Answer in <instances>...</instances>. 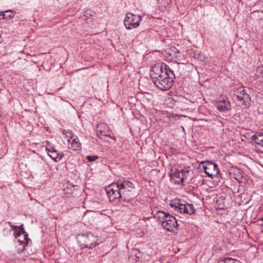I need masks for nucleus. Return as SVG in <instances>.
I'll use <instances>...</instances> for the list:
<instances>
[{
	"label": "nucleus",
	"instance_id": "f257e3e1",
	"mask_svg": "<svg viewBox=\"0 0 263 263\" xmlns=\"http://www.w3.org/2000/svg\"><path fill=\"white\" fill-rule=\"evenodd\" d=\"M173 72L167 68V65L162 63L154 65L150 71V76L155 85L162 90H167L173 86L172 76Z\"/></svg>",
	"mask_w": 263,
	"mask_h": 263
},
{
	"label": "nucleus",
	"instance_id": "f03ea898",
	"mask_svg": "<svg viewBox=\"0 0 263 263\" xmlns=\"http://www.w3.org/2000/svg\"><path fill=\"white\" fill-rule=\"evenodd\" d=\"M154 216L167 231H174L179 226L176 218L168 213L159 211Z\"/></svg>",
	"mask_w": 263,
	"mask_h": 263
},
{
	"label": "nucleus",
	"instance_id": "9b49d317",
	"mask_svg": "<svg viewBox=\"0 0 263 263\" xmlns=\"http://www.w3.org/2000/svg\"><path fill=\"white\" fill-rule=\"evenodd\" d=\"M216 107L220 111H226L231 109L230 103L227 99L223 98L218 102L216 104Z\"/></svg>",
	"mask_w": 263,
	"mask_h": 263
},
{
	"label": "nucleus",
	"instance_id": "2eb2a0df",
	"mask_svg": "<svg viewBox=\"0 0 263 263\" xmlns=\"http://www.w3.org/2000/svg\"><path fill=\"white\" fill-rule=\"evenodd\" d=\"M193 177V173L191 170L186 169V170H182V183L184 181L188 179H191Z\"/></svg>",
	"mask_w": 263,
	"mask_h": 263
},
{
	"label": "nucleus",
	"instance_id": "6ab92c4d",
	"mask_svg": "<svg viewBox=\"0 0 263 263\" xmlns=\"http://www.w3.org/2000/svg\"><path fill=\"white\" fill-rule=\"evenodd\" d=\"M170 205L175 210H181V202L179 199H175L171 201Z\"/></svg>",
	"mask_w": 263,
	"mask_h": 263
},
{
	"label": "nucleus",
	"instance_id": "423d86ee",
	"mask_svg": "<svg viewBox=\"0 0 263 263\" xmlns=\"http://www.w3.org/2000/svg\"><path fill=\"white\" fill-rule=\"evenodd\" d=\"M112 186H116L117 187H118L120 189H121L124 191H126V192H127V194L124 195L125 198L129 197V193L134 188V184L132 182L127 180H124L123 181L121 180L118 181L116 183L113 184Z\"/></svg>",
	"mask_w": 263,
	"mask_h": 263
},
{
	"label": "nucleus",
	"instance_id": "9d476101",
	"mask_svg": "<svg viewBox=\"0 0 263 263\" xmlns=\"http://www.w3.org/2000/svg\"><path fill=\"white\" fill-rule=\"evenodd\" d=\"M167 53L171 57V60L179 63L180 54L178 49H177L176 47L172 46L168 49Z\"/></svg>",
	"mask_w": 263,
	"mask_h": 263
},
{
	"label": "nucleus",
	"instance_id": "f3484780",
	"mask_svg": "<svg viewBox=\"0 0 263 263\" xmlns=\"http://www.w3.org/2000/svg\"><path fill=\"white\" fill-rule=\"evenodd\" d=\"M253 140L258 145L263 146V134L256 133L252 137Z\"/></svg>",
	"mask_w": 263,
	"mask_h": 263
},
{
	"label": "nucleus",
	"instance_id": "4be33fe9",
	"mask_svg": "<svg viewBox=\"0 0 263 263\" xmlns=\"http://www.w3.org/2000/svg\"><path fill=\"white\" fill-rule=\"evenodd\" d=\"M218 263H241L239 260L230 258L226 257L220 260Z\"/></svg>",
	"mask_w": 263,
	"mask_h": 263
},
{
	"label": "nucleus",
	"instance_id": "c756f323",
	"mask_svg": "<svg viewBox=\"0 0 263 263\" xmlns=\"http://www.w3.org/2000/svg\"><path fill=\"white\" fill-rule=\"evenodd\" d=\"M18 237V239H21V240H24V237L23 235H21V236Z\"/></svg>",
	"mask_w": 263,
	"mask_h": 263
},
{
	"label": "nucleus",
	"instance_id": "7ed1b4c3",
	"mask_svg": "<svg viewBox=\"0 0 263 263\" xmlns=\"http://www.w3.org/2000/svg\"><path fill=\"white\" fill-rule=\"evenodd\" d=\"M77 239L78 245L83 249H92L97 245L98 241L97 236L90 232L79 234Z\"/></svg>",
	"mask_w": 263,
	"mask_h": 263
},
{
	"label": "nucleus",
	"instance_id": "20e7f679",
	"mask_svg": "<svg viewBox=\"0 0 263 263\" xmlns=\"http://www.w3.org/2000/svg\"><path fill=\"white\" fill-rule=\"evenodd\" d=\"M200 166L203 168L205 173L211 178L216 176L219 172L217 165L210 161L202 162Z\"/></svg>",
	"mask_w": 263,
	"mask_h": 263
},
{
	"label": "nucleus",
	"instance_id": "a211bd4d",
	"mask_svg": "<svg viewBox=\"0 0 263 263\" xmlns=\"http://www.w3.org/2000/svg\"><path fill=\"white\" fill-rule=\"evenodd\" d=\"M183 208H182V209H183V212L186 214H188L189 215L192 214L194 213L195 210L192 204H183Z\"/></svg>",
	"mask_w": 263,
	"mask_h": 263
},
{
	"label": "nucleus",
	"instance_id": "4468645a",
	"mask_svg": "<svg viewBox=\"0 0 263 263\" xmlns=\"http://www.w3.org/2000/svg\"><path fill=\"white\" fill-rule=\"evenodd\" d=\"M170 177L172 182L177 184H179L181 183L180 172L178 170H172L171 173H170Z\"/></svg>",
	"mask_w": 263,
	"mask_h": 263
},
{
	"label": "nucleus",
	"instance_id": "a878e982",
	"mask_svg": "<svg viewBox=\"0 0 263 263\" xmlns=\"http://www.w3.org/2000/svg\"><path fill=\"white\" fill-rule=\"evenodd\" d=\"M98 158V157L96 155L88 156H87V159L89 162H93L96 160Z\"/></svg>",
	"mask_w": 263,
	"mask_h": 263
},
{
	"label": "nucleus",
	"instance_id": "412c9836",
	"mask_svg": "<svg viewBox=\"0 0 263 263\" xmlns=\"http://www.w3.org/2000/svg\"><path fill=\"white\" fill-rule=\"evenodd\" d=\"M116 188L118 189V190L115 192V193L114 194V195H112L113 197V198L117 199L121 197V195L124 196V195L127 194V192L126 191H124L121 189H119L118 187Z\"/></svg>",
	"mask_w": 263,
	"mask_h": 263
},
{
	"label": "nucleus",
	"instance_id": "ddd939ff",
	"mask_svg": "<svg viewBox=\"0 0 263 263\" xmlns=\"http://www.w3.org/2000/svg\"><path fill=\"white\" fill-rule=\"evenodd\" d=\"M68 142L69 143L68 147L69 149H71L74 151H77L81 147V143L77 136H73V138L70 139Z\"/></svg>",
	"mask_w": 263,
	"mask_h": 263
},
{
	"label": "nucleus",
	"instance_id": "5701e85b",
	"mask_svg": "<svg viewBox=\"0 0 263 263\" xmlns=\"http://www.w3.org/2000/svg\"><path fill=\"white\" fill-rule=\"evenodd\" d=\"M115 183H114V184ZM113 183H112L108 187V188L106 189V192L107 194L111 196L112 195H114V194L115 193V192L118 190V189L116 188V186H112Z\"/></svg>",
	"mask_w": 263,
	"mask_h": 263
},
{
	"label": "nucleus",
	"instance_id": "c85d7f7f",
	"mask_svg": "<svg viewBox=\"0 0 263 263\" xmlns=\"http://www.w3.org/2000/svg\"><path fill=\"white\" fill-rule=\"evenodd\" d=\"M9 224L11 228H12L13 230L18 229V227L13 225L11 222H9Z\"/></svg>",
	"mask_w": 263,
	"mask_h": 263
},
{
	"label": "nucleus",
	"instance_id": "bb28decb",
	"mask_svg": "<svg viewBox=\"0 0 263 263\" xmlns=\"http://www.w3.org/2000/svg\"><path fill=\"white\" fill-rule=\"evenodd\" d=\"M142 17V15H137L135 14V18L136 19H137L138 18L139 20V24H140V22H141Z\"/></svg>",
	"mask_w": 263,
	"mask_h": 263
},
{
	"label": "nucleus",
	"instance_id": "39448f33",
	"mask_svg": "<svg viewBox=\"0 0 263 263\" xmlns=\"http://www.w3.org/2000/svg\"><path fill=\"white\" fill-rule=\"evenodd\" d=\"M124 25L127 29H133L139 26V20L135 18V14L127 13L124 21Z\"/></svg>",
	"mask_w": 263,
	"mask_h": 263
},
{
	"label": "nucleus",
	"instance_id": "393cba45",
	"mask_svg": "<svg viewBox=\"0 0 263 263\" xmlns=\"http://www.w3.org/2000/svg\"><path fill=\"white\" fill-rule=\"evenodd\" d=\"M63 133L65 135L68 141H69L70 139L72 138L73 136H76L69 130H63Z\"/></svg>",
	"mask_w": 263,
	"mask_h": 263
},
{
	"label": "nucleus",
	"instance_id": "6e6552de",
	"mask_svg": "<svg viewBox=\"0 0 263 263\" xmlns=\"http://www.w3.org/2000/svg\"><path fill=\"white\" fill-rule=\"evenodd\" d=\"M235 95L241 104H246L250 100L249 95L243 89L237 90Z\"/></svg>",
	"mask_w": 263,
	"mask_h": 263
},
{
	"label": "nucleus",
	"instance_id": "dca6fc26",
	"mask_svg": "<svg viewBox=\"0 0 263 263\" xmlns=\"http://www.w3.org/2000/svg\"><path fill=\"white\" fill-rule=\"evenodd\" d=\"M15 14V12L11 10H8L2 12H0V16H2L3 18H12L14 17Z\"/></svg>",
	"mask_w": 263,
	"mask_h": 263
},
{
	"label": "nucleus",
	"instance_id": "0eeeda50",
	"mask_svg": "<svg viewBox=\"0 0 263 263\" xmlns=\"http://www.w3.org/2000/svg\"><path fill=\"white\" fill-rule=\"evenodd\" d=\"M46 149L48 152V156L55 162H58L63 157V154H60L53 147H50L49 142L47 141V145L46 146Z\"/></svg>",
	"mask_w": 263,
	"mask_h": 263
},
{
	"label": "nucleus",
	"instance_id": "cd10ccee",
	"mask_svg": "<svg viewBox=\"0 0 263 263\" xmlns=\"http://www.w3.org/2000/svg\"><path fill=\"white\" fill-rule=\"evenodd\" d=\"M9 224L11 228H12L13 230L18 229V227L13 225L11 222H9Z\"/></svg>",
	"mask_w": 263,
	"mask_h": 263
},
{
	"label": "nucleus",
	"instance_id": "aec40b11",
	"mask_svg": "<svg viewBox=\"0 0 263 263\" xmlns=\"http://www.w3.org/2000/svg\"><path fill=\"white\" fill-rule=\"evenodd\" d=\"M170 1V0H158L159 9L162 11H164L168 6Z\"/></svg>",
	"mask_w": 263,
	"mask_h": 263
},
{
	"label": "nucleus",
	"instance_id": "b1692460",
	"mask_svg": "<svg viewBox=\"0 0 263 263\" xmlns=\"http://www.w3.org/2000/svg\"><path fill=\"white\" fill-rule=\"evenodd\" d=\"M256 76L258 78L263 79V66H259L256 69Z\"/></svg>",
	"mask_w": 263,
	"mask_h": 263
},
{
	"label": "nucleus",
	"instance_id": "f8f14e48",
	"mask_svg": "<svg viewBox=\"0 0 263 263\" xmlns=\"http://www.w3.org/2000/svg\"><path fill=\"white\" fill-rule=\"evenodd\" d=\"M97 130L100 135L104 136H109L110 135L109 128L105 123H99L97 127Z\"/></svg>",
	"mask_w": 263,
	"mask_h": 263
},
{
	"label": "nucleus",
	"instance_id": "1a4fd4ad",
	"mask_svg": "<svg viewBox=\"0 0 263 263\" xmlns=\"http://www.w3.org/2000/svg\"><path fill=\"white\" fill-rule=\"evenodd\" d=\"M18 229H20V231L16 232L15 237L17 238V237H20L21 235H23L24 237V240H21L19 239V241L21 242L22 244L24 245V247L27 245L28 243V241L29 240L27 233L25 232L23 228V224H21L20 226L18 227Z\"/></svg>",
	"mask_w": 263,
	"mask_h": 263
}]
</instances>
